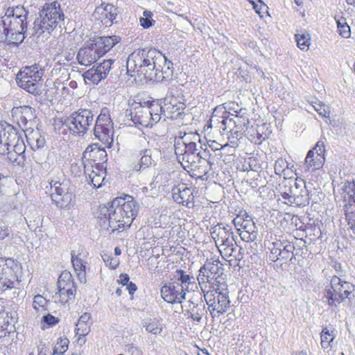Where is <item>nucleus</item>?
Here are the masks:
<instances>
[{
	"instance_id": "obj_1",
	"label": "nucleus",
	"mask_w": 355,
	"mask_h": 355,
	"mask_svg": "<svg viewBox=\"0 0 355 355\" xmlns=\"http://www.w3.org/2000/svg\"><path fill=\"white\" fill-rule=\"evenodd\" d=\"M139 205L132 196L114 200L112 204L99 206L94 212L99 226L103 230H123L129 227L136 217Z\"/></svg>"
},
{
	"instance_id": "obj_2",
	"label": "nucleus",
	"mask_w": 355,
	"mask_h": 355,
	"mask_svg": "<svg viewBox=\"0 0 355 355\" xmlns=\"http://www.w3.org/2000/svg\"><path fill=\"white\" fill-rule=\"evenodd\" d=\"M166 61V58L155 49H139L129 55L127 67L152 80L164 78L162 74L166 73L164 71Z\"/></svg>"
},
{
	"instance_id": "obj_3",
	"label": "nucleus",
	"mask_w": 355,
	"mask_h": 355,
	"mask_svg": "<svg viewBox=\"0 0 355 355\" xmlns=\"http://www.w3.org/2000/svg\"><path fill=\"white\" fill-rule=\"evenodd\" d=\"M212 239L223 259L231 261L234 258L240 261L243 257V249L236 253V244L232 228L230 225L218 223L210 230Z\"/></svg>"
},
{
	"instance_id": "obj_4",
	"label": "nucleus",
	"mask_w": 355,
	"mask_h": 355,
	"mask_svg": "<svg viewBox=\"0 0 355 355\" xmlns=\"http://www.w3.org/2000/svg\"><path fill=\"white\" fill-rule=\"evenodd\" d=\"M121 38L116 35L101 36L91 40L80 49L77 60L81 65L89 66L119 43Z\"/></svg>"
},
{
	"instance_id": "obj_5",
	"label": "nucleus",
	"mask_w": 355,
	"mask_h": 355,
	"mask_svg": "<svg viewBox=\"0 0 355 355\" xmlns=\"http://www.w3.org/2000/svg\"><path fill=\"white\" fill-rule=\"evenodd\" d=\"M196 141H200V136L196 133H179L175 137L174 150L177 158L181 165L184 168L197 167L198 147Z\"/></svg>"
},
{
	"instance_id": "obj_6",
	"label": "nucleus",
	"mask_w": 355,
	"mask_h": 355,
	"mask_svg": "<svg viewBox=\"0 0 355 355\" xmlns=\"http://www.w3.org/2000/svg\"><path fill=\"white\" fill-rule=\"evenodd\" d=\"M63 19L64 13L58 2L46 3L34 21V33L38 37L44 33L50 34Z\"/></svg>"
},
{
	"instance_id": "obj_7",
	"label": "nucleus",
	"mask_w": 355,
	"mask_h": 355,
	"mask_svg": "<svg viewBox=\"0 0 355 355\" xmlns=\"http://www.w3.org/2000/svg\"><path fill=\"white\" fill-rule=\"evenodd\" d=\"M22 266L12 258L0 257V292L15 286L20 281Z\"/></svg>"
},
{
	"instance_id": "obj_8",
	"label": "nucleus",
	"mask_w": 355,
	"mask_h": 355,
	"mask_svg": "<svg viewBox=\"0 0 355 355\" xmlns=\"http://www.w3.org/2000/svg\"><path fill=\"white\" fill-rule=\"evenodd\" d=\"M131 120L135 125L152 127L161 119V107L158 101L147 102L146 105L136 106L130 112Z\"/></svg>"
},
{
	"instance_id": "obj_9",
	"label": "nucleus",
	"mask_w": 355,
	"mask_h": 355,
	"mask_svg": "<svg viewBox=\"0 0 355 355\" xmlns=\"http://www.w3.org/2000/svg\"><path fill=\"white\" fill-rule=\"evenodd\" d=\"M42 71L37 65H33L21 69L16 80L21 88L34 96H40L42 93Z\"/></svg>"
},
{
	"instance_id": "obj_10",
	"label": "nucleus",
	"mask_w": 355,
	"mask_h": 355,
	"mask_svg": "<svg viewBox=\"0 0 355 355\" xmlns=\"http://www.w3.org/2000/svg\"><path fill=\"white\" fill-rule=\"evenodd\" d=\"M202 293L212 318L218 317L228 311L230 306V300L226 285L221 286L220 290L212 288Z\"/></svg>"
},
{
	"instance_id": "obj_11",
	"label": "nucleus",
	"mask_w": 355,
	"mask_h": 355,
	"mask_svg": "<svg viewBox=\"0 0 355 355\" xmlns=\"http://www.w3.org/2000/svg\"><path fill=\"white\" fill-rule=\"evenodd\" d=\"M94 114L89 109H79L64 119L63 125L75 136H84L93 125Z\"/></svg>"
},
{
	"instance_id": "obj_12",
	"label": "nucleus",
	"mask_w": 355,
	"mask_h": 355,
	"mask_svg": "<svg viewBox=\"0 0 355 355\" xmlns=\"http://www.w3.org/2000/svg\"><path fill=\"white\" fill-rule=\"evenodd\" d=\"M27 21L3 15L0 20V33L6 35L9 43L17 44L25 39Z\"/></svg>"
},
{
	"instance_id": "obj_13",
	"label": "nucleus",
	"mask_w": 355,
	"mask_h": 355,
	"mask_svg": "<svg viewBox=\"0 0 355 355\" xmlns=\"http://www.w3.org/2000/svg\"><path fill=\"white\" fill-rule=\"evenodd\" d=\"M94 134L96 139L107 146L113 143L114 128L108 107H104L101 109L96 118Z\"/></svg>"
},
{
	"instance_id": "obj_14",
	"label": "nucleus",
	"mask_w": 355,
	"mask_h": 355,
	"mask_svg": "<svg viewBox=\"0 0 355 355\" xmlns=\"http://www.w3.org/2000/svg\"><path fill=\"white\" fill-rule=\"evenodd\" d=\"M331 289H327L324 293L328 304L330 306H337L349 297V295L354 291V286L347 282H342L338 277H334L330 282Z\"/></svg>"
},
{
	"instance_id": "obj_15",
	"label": "nucleus",
	"mask_w": 355,
	"mask_h": 355,
	"mask_svg": "<svg viewBox=\"0 0 355 355\" xmlns=\"http://www.w3.org/2000/svg\"><path fill=\"white\" fill-rule=\"evenodd\" d=\"M58 290L55 295V299L61 304H65L74 300L76 286L70 272L64 270L60 274L58 279Z\"/></svg>"
},
{
	"instance_id": "obj_16",
	"label": "nucleus",
	"mask_w": 355,
	"mask_h": 355,
	"mask_svg": "<svg viewBox=\"0 0 355 355\" xmlns=\"http://www.w3.org/2000/svg\"><path fill=\"white\" fill-rule=\"evenodd\" d=\"M51 199L56 206L60 209H69L73 207V196L69 191L67 184L55 182L51 184Z\"/></svg>"
},
{
	"instance_id": "obj_17",
	"label": "nucleus",
	"mask_w": 355,
	"mask_h": 355,
	"mask_svg": "<svg viewBox=\"0 0 355 355\" xmlns=\"http://www.w3.org/2000/svg\"><path fill=\"white\" fill-rule=\"evenodd\" d=\"M233 223L243 241L252 242L257 239L258 235L257 227L250 216H248L245 219L236 217L233 220Z\"/></svg>"
},
{
	"instance_id": "obj_18",
	"label": "nucleus",
	"mask_w": 355,
	"mask_h": 355,
	"mask_svg": "<svg viewBox=\"0 0 355 355\" xmlns=\"http://www.w3.org/2000/svg\"><path fill=\"white\" fill-rule=\"evenodd\" d=\"M160 293L162 299L167 303L181 304L185 299L187 291L183 289V286L179 285L178 282H172L162 286Z\"/></svg>"
},
{
	"instance_id": "obj_19",
	"label": "nucleus",
	"mask_w": 355,
	"mask_h": 355,
	"mask_svg": "<svg viewBox=\"0 0 355 355\" xmlns=\"http://www.w3.org/2000/svg\"><path fill=\"white\" fill-rule=\"evenodd\" d=\"M161 107V118L162 116L168 119H176L182 113L184 109V103L178 101L177 97L166 96L164 99L159 101Z\"/></svg>"
},
{
	"instance_id": "obj_20",
	"label": "nucleus",
	"mask_w": 355,
	"mask_h": 355,
	"mask_svg": "<svg viewBox=\"0 0 355 355\" xmlns=\"http://www.w3.org/2000/svg\"><path fill=\"white\" fill-rule=\"evenodd\" d=\"M119 12L120 10L119 8L115 7L112 4L103 2L96 8L94 15L103 25L110 26Z\"/></svg>"
},
{
	"instance_id": "obj_21",
	"label": "nucleus",
	"mask_w": 355,
	"mask_h": 355,
	"mask_svg": "<svg viewBox=\"0 0 355 355\" xmlns=\"http://www.w3.org/2000/svg\"><path fill=\"white\" fill-rule=\"evenodd\" d=\"M216 276V275L209 271H203V268L202 267L200 268L197 279L202 292L210 291L212 288L220 290L221 286L226 285L225 282H223V279L221 277Z\"/></svg>"
},
{
	"instance_id": "obj_22",
	"label": "nucleus",
	"mask_w": 355,
	"mask_h": 355,
	"mask_svg": "<svg viewBox=\"0 0 355 355\" xmlns=\"http://www.w3.org/2000/svg\"><path fill=\"white\" fill-rule=\"evenodd\" d=\"M172 197L175 202L189 208L194 206V196L191 188L184 183L179 184L172 189Z\"/></svg>"
},
{
	"instance_id": "obj_23",
	"label": "nucleus",
	"mask_w": 355,
	"mask_h": 355,
	"mask_svg": "<svg viewBox=\"0 0 355 355\" xmlns=\"http://www.w3.org/2000/svg\"><path fill=\"white\" fill-rule=\"evenodd\" d=\"M141 148L139 150L141 158L137 164L134 166V170L137 171H143L155 165V160L153 159V150L148 148L149 142L145 138L139 140Z\"/></svg>"
},
{
	"instance_id": "obj_24",
	"label": "nucleus",
	"mask_w": 355,
	"mask_h": 355,
	"mask_svg": "<svg viewBox=\"0 0 355 355\" xmlns=\"http://www.w3.org/2000/svg\"><path fill=\"white\" fill-rule=\"evenodd\" d=\"M227 116V111L223 105L216 106L211 114L209 121L208 128H214L216 130L222 132L221 128L223 123V120Z\"/></svg>"
},
{
	"instance_id": "obj_25",
	"label": "nucleus",
	"mask_w": 355,
	"mask_h": 355,
	"mask_svg": "<svg viewBox=\"0 0 355 355\" xmlns=\"http://www.w3.org/2000/svg\"><path fill=\"white\" fill-rule=\"evenodd\" d=\"M324 144L322 141H318L312 148V166L315 170L320 168L324 163Z\"/></svg>"
},
{
	"instance_id": "obj_26",
	"label": "nucleus",
	"mask_w": 355,
	"mask_h": 355,
	"mask_svg": "<svg viewBox=\"0 0 355 355\" xmlns=\"http://www.w3.org/2000/svg\"><path fill=\"white\" fill-rule=\"evenodd\" d=\"M24 217L30 229L36 230L42 225V217L39 214L37 209L34 206H31L28 211L25 213Z\"/></svg>"
},
{
	"instance_id": "obj_27",
	"label": "nucleus",
	"mask_w": 355,
	"mask_h": 355,
	"mask_svg": "<svg viewBox=\"0 0 355 355\" xmlns=\"http://www.w3.org/2000/svg\"><path fill=\"white\" fill-rule=\"evenodd\" d=\"M18 138V132L12 126L0 124V143L11 144Z\"/></svg>"
},
{
	"instance_id": "obj_28",
	"label": "nucleus",
	"mask_w": 355,
	"mask_h": 355,
	"mask_svg": "<svg viewBox=\"0 0 355 355\" xmlns=\"http://www.w3.org/2000/svg\"><path fill=\"white\" fill-rule=\"evenodd\" d=\"M141 324L147 332L154 335L160 334L163 330L161 320L155 318L143 320Z\"/></svg>"
},
{
	"instance_id": "obj_29",
	"label": "nucleus",
	"mask_w": 355,
	"mask_h": 355,
	"mask_svg": "<svg viewBox=\"0 0 355 355\" xmlns=\"http://www.w3.org/2000/svg\"><path fill=\"white\" fill-rule=\"evenodd\" d=\"M183 311H186L189 317L193 320L200 322L202 318V309L199 307L198 304L189 300L185 304L182 305Z\"/></svg>"
},
{
	"instance_id": "obj_30",
	"label": "nucleus",
	"mask_w": 355,
	"mask_h": 355,
	"mask_svg": "<svg viewBox=\"0 0 355 355\" xmlns=\"http://www.w3.org/2000/svg\"><path fill=\"white\" fill-rule=\"evenodd\" d=\"M336 338L335 329L332 327H324L320 334L321 345L324 349H331Z\"/></svg>"
},
{
	"instance_id": "obj_31",
	"label": "nucleus",
	"mask_w": 355,
	"mask_h": 355,
	"mask_svg": "<svg viewBox=\"0 0 355 355\" xmlns=\"http://www.w3.org/2000/svg\"><path fill=\"white\" fill-rule=\"evenodd\" d=\"M71 262L80 281L81 282H85V263L84 261L79 257V255H76L73 252H72Z\"/></svg>"
},
{
	"instance_id": "obj_32",
	"label": "nucleus",
	"mask_w": 355,
	"mask_h": 355,
	"mask_svg": "<svg viewBox=\"0 0 355 355\" xmlns=\"http://www.w3.org/2000/svg\"><path fill=\"white\" fill-rule=\"evenodd\" d=\"M88 175L94 187L99 188L103 184L105 181V171L100 168L98 166H96L90 173H88Z\"/></svg>"
},
{
	"instance_id": "obj_33",
	"label": "nucleus",
	"mask_w": 355,
	"mask_h": 355,
	"mask_svg": "<svg viewBox=\"0 0 355 355\" xmlns=\"http://www.w3.org/2000/svg\"><path fill=\"white\" fill-rule=\"evenodd\" d=\"M202 268H203V271H209L216 275V277H221L223 272V264L218 259H207Z\"/></svg>"
},
{
	"instance_id": "obj_34",
	"label": "nucleus",
	"mask_w": 355,
	"mask_h": 355,
	"mask_svg": "<svg viewBox=\"0 0 355 355\" xmlns=\"http://www.w3.org/2000/svg\"><path fill=\"white\" fill-rule=\"evenodd\" d=\"M175 282H179V285L183 286V289L187 291L190 286H193L194 282V277L187 274L186 272L182 270H176L175 274Z\"/></svg>"
},
{
	"instance_id": "obj_35",
	"label": "nucleus",
	"mask_w": 355,
	"mask_h": 355,
	"mask_svg": "<svg viewBox=\"0 0 355 355\" xmlns=\"http://www.w3.org/2000/svg\"><path fill=\"white\" fill-rule=\"evenodd\" d=\"M234 115V114L227 112V116H226L225 119H223L224 122L221 128L222 132H220L221 135H225V132L228 131L233 134L232 131L234 128H236L241 125V123L242 122L241 121V119H237V121H235L233 118L230 117V116Z\"/></svg>"
},
{
	"instance_id": "obj_36",
	"label": "nucleus",
	"mask_w": 355,
	"mask_h": 355,
	"mask_svg": "<svg viewBox=\"0 0 355 355\" xmlns=\"http://www.w3.org/2000/svg\"><path fill=\"white\" fill-rule=\"evenodd\" d=\"M83 77L85 80H90L94 84H98L101 80L105 78L102 74V71H99L97 67L86 71L83 74Z\"/></svg>"
},
{
	"instance_id": "obj_37",
	"label": "nucleus",
	"mask_w": 355,
	"mask_h": 355,
	"mask_svg": "<svg viewBox=\"0 0 355 355\" xmlns=\"http://www.w3.org/2000/svg\"><path fill=\"white\" fill-rule=\"evenodd\" d=\"M294 245L288 241L282 242L281 254L279 260L287 261L291 260L293 257Z\"/></svg>"
},
{
	"instance_id": "obj_38",
	"label": "nucleus",
	"mask_w": 355,
	"mask_h": 355,
	"mask_svg": "<svg viewBox=\"0 0 355 355\" xmlns=\"http://www.w3.org/2000/svg\"><path fill=\"white\" fill-rule=\"evenodd\" d=\"M300 182H302V184H304V188H306V182H304L303 180H296V182H295V193H294V198H295V202H293V204H295L297 206H304L305 205L306 203H309V198L307 197V195H306L305 196H302V195H298L297 194V190L298 189L299 187H300Z\"/></svg>"
},
{
	"instance_id": "obj_39",
	"label": "nucleus",
	"mask_w": 355,
	"mask_h": 355,
	"mask_svg": "<svg viewBox=\"0 0 355 355\" xmlns=\"http://www.w3.org/2000/svg\"><path fill=\"white\" fill-rule=\"evenodd\" d=\"M27 15L28 11L23 6H16L15 8H8L4 15L26 20Z\"/></svg>"
},
{
	"instance_id": "obj_40",
	"label": "nucleus",
	"mask_w": 355,
	"mask_h": 355,
	"mask_svg": "<svg viewBox=\"0 0 355 355\" xmlns=\"http://www.w3.org/2000/svg\"><path fill=\"white\" fill-rule=\"evenodd\" d=\"M282 246V241H276L270 244L268 246L270 250L269 258L271 261H276L279 259Z\"/></svg>"
},
{
	"instance_id": "obj_41",
	"label": "nucleus",
	"mask_w": 355,
	"mask_h": 355,
	"mask_svg": "<svg viewBox=\"0 0 355 355\" xmlns=\"http://www.w3.org/2000/svg\"><path fill=\"white\" fill-rule=\"evenodd\" d=\"M222 105L225 107L226 111L230 112L231 113H235V117L238 119H243V120H245L244 118H243V114H244L245 110L242 108H239L238 104L235 103L234 102H230V103H225L223 104Z\"/></svg>"
},
{
	"instance_id": "obj_42",
	"label": "nucleus",
	"mask_w": 355,
	"mask_h": 355,
	"mask_svg": "<svg viewBox=\"0 0 355 355\" xmlns=\"http://www.w3.org/2000/svg\"><path fill=\"white\" fill-rule=\"evenodd\" d=\"M295 38L297 46L301 50L308 51L311 45L309 34H295Z\"/></svg>"
},
{
	"instance_id": "obj_43",
	"label": "nucleus",
	"mask_w": 355,
	"mask_h": 355,
	"mask_svg": "<svg viewBox=\"0 0 355 355\" xmlns=\"http://www.w3.org/2000/svg\"><path fill=\"white\" fill-rule=\"evenodd\" d=\"M48 302L41 295H36L33 298V306L37 311H44L47 309Z\"/></svg>"
},
{
	"instance_id": "obj_44",
	"label": "nucleus",
	"mask_w": 355,
	"mask_h": 355,
	"mask_svg": "<svg viewBox=\"0 0 355 355\" xmlns=\"http://www.w3.org/2000/svg\"><path fill=\"white\" fill-rule=\"evenodd\" d=\"M69 343L68 338H59L53 347V352L63 355L68 349Z\"/></svg>"
},
{
	"instance_id": "obj_45",
	"label": "nucleus",
	"mask_w": 355,
	"mask_h": 355,
	"mask_svg": "<svg viewBox=\"0 0 355 355\" xmlns=\"http://www.w3.org/2000/svg\"><path fill=\"white\" fill-rule=\"evenodd\" d=\"M21 118L28 123H32L36 119L35 110L30 106L21 107Z\"/></svg>"
},
{
	"instance_id": "obj_46",
	"label": "nucleus",
	"mask_w": 355,
	"mask_h": 355,
	"mask_svg": "<svg viewBox=\"0 0 355 355\" xmlns=\"http://www.w3.org/2000/svg\"><path fill=\"white\" fill-rule=\"evenodd\" d=\"M6 159L12 164L19 166L24 161L25 156L17 154L14 150H9L6 155Z\"/></svg>"
},
{
	"instance_id": "obj_47",
	"label": "nucleus",
	"mask_w": 355,
	"mask_h": 355,
	"mask_svg": "<svg viewBox=\"0 0 355 355\" xmlns=\"http://www.w3.org/2000/svg\"><path fill=\"white\" fill-rule=\"evenodd\" d=\"M200 149L198 148V151H197L198 158H199V161L198 162V164L202 163L203 162H205L208 164L211 165L212 164V162L210 161V158L211 156L210 151L209 150H207V148L202 149L201 146H200Z\"/></svg>"
},
{
	"instance_id": "obj_48",
	"label": "nucleus",
	"mask_w": 355,
	"mask_h": 355,
	"mask_svg": "<svg viewBox=\"0 0 355 355\" xmlns=\"http://www.w3.org/2000/svg\"><path fill=\"white\" fill-rule=\"evenodd\" d=\"M13 150L19 155H24L26 151V146L23 139L18 134V138L16 141H12Z\"/></svg>"
},
{
	"instance_id": "obj_49",
	"label": "nucleus",
	"mask_w": 355,
	"mask_h": 355,
	"mask_svg": "<svg viewBox=\"0 0 355 355\" xmlns=\"http://www.w3.org/2000/svg\"><path fill=\"white\" fill-rule=\"evenodd\" d=\"M114 59H107L105 60L103 62L100 63L97 68L99 69V71H102V74L103 76L106 78L107 75L110 73V71L112 68V64L114 63Z\"/></svg>"
},
{
	"instance_id": "obj_50",
	"label": "nucleus",
	"mask_w": 355,
	"mask_h": 355,
	"mask_svg": "<svg viewBox=\"0 0 355 355\" xmlns=\"http://www.w3.org/2000/svg\"><path fill=\"white\" fill-rule=\"evenodd\" d=\"M76 336H85L90 331V324L78 322L75 329Z\"/></svg>"
},
{
	"instance_id": "obj_51",
	"label": "nucleus",
	"mask_w": 355,
	"mask_h": 355,
	"mask_svg": "<svg viewBox=\"0 0 355 355\" xmlns=\"http://www.w3.org/2000/svg\"><path fill=\"white\" fill-rule=\"evenodd\" d=\"M102 258L105 265L111 269H115L119 264V259L110 254H104L102 255Z\"/></svg>"
},
{
	"instance_id": "obj_52",
	"label": "nucleus",
	"mask_w": 355,
	"mask_h": 355,
	"mask_svg": "<svg viewBox=\"0 0 355 355\" xmlns=\"http://www.w3.org/2000/svg\"><path fill=\"white\" fill-rule=\"evenodd\" d=\"M25 134L27 142L30 146L34 144V142L36 140V139L41 135V133L38 129L27 130Z\"/></svg>"
},
{
	"instance_id": "obj_53",
	"label": "nucleus",
	"mask_w": 355,
	"mask_h": 355,
	"mask_svg": "<svg viewBox=\"0 0 355 355\" xmlns=\"http://www.w3.org/2000/svg\"><path fill=\"white\" fill-rule=\"evenodd\" d=\"M286 168H288V164L283 159H278L275 163L274 169L277 175H281Z\"/></svg>"
},
{
	"instance_id": "obj_54",
	"label": "nucleus",
	"mask_w": 355,
	"mask_h": 355,
	"mask_svg": "<svg viewBox=\"0 0 355 355\" xmlns=\"http://www.w3.org/2000/svg\"><path fill=\"white\" fill-rule=\"evenodd\" d=\"M338 31L339 34L345 38L350 36V28L345 22H341L340 20L337 21Z\"/></svg>"
},
{
	"instance_id": "obj_55",
	"label": "nucleus",
	"mask_w": 355,
	"mask_h": 355,
	"mask_svg": "<svg viewBox=\"0 0 355 355\" xmlns=\"http://www.w3.org/2000/svg\"><path fill=\"white\" fill-rule=\"evenodd\" d=\"M313 102H312V107L315 109V110L319 114L320 116L322 117H327L329 114L328 107H327L323 104L315 103V105H313Z\"/></svg>"
},
{
	"instance_id": "obj_56",
	"label": "nucleus",
	"mask_w": 355,
	"mask_h": 355,
	"mask_svg": "<svg viewBox=\"0 0 355 355\" xmlns=\"http://www.w3.org/2000/svg\"><path fill=\"white\" fill-rule=\"evenodd\" d=\"M288 190H289L288 192L284 191L282 194V198L286 200L285 203H286L288 205H292L293 203V202H295V198H294L293 196H294L295 189L293 190L291 188H290Z\"/></svg>"
},
{
	"instance_id": "obj_57",
	"label": "nucleus",
	"mask_w": 355,
	"mask_h": 355,
	"mask_svg": "<svg viewBox=\"0 0 355 355\" xmlns=\"http://www.w3.org/2000/svg\"><path fill=\"white\" fill-rule=\"evenodd\" d=\"M45 143H46V141H45L44 137H42L41 135L40 136H39V137H37L36 139V140L34 142V144L31 146V148L33 150H35L42 148L44 146Z\"/></svg>"
},
{
	"instance_id": "obj_58",
	"label": "nucleus",
	"mask_w": 355,
	"mask_h": 355,
	"mask_svg": "<svg viewBox=\"0 0 355 355\" xmlns=\"http://www.w3.org/2000/svg\"><path fill=\"white\" fill-rule=\"evenodd\" d=\"M38 354L37 355H49L50 353V348L44 343L41 341L37 346Z\"/></svg>"
},
{
	"instance_id": "obj_59",
	"label": "nucleus",
	"mask_w": 355,
	"mask_h": 355,
	"mask_svg": "<svg viewBox=\"0 0 355 355\" xmlns=\"http://www.w3.org/2000/svg\"><path fill=\"white\" fill-rule=\"evenodd\" d=\"M43 321L49 325H55L58 323L59 319L51 314H48L43 317Z\"/></svg>"
},
{
	"instance_id": "obj_60",
	"label": "nucleus",
	"mask_w": 355,
	"mask_h": 355,
	"mask_svg": "<svg viewBox=\"0 0 355 355\" xmlns=\"http://www.w3.org/2000/svg\"><path fill=\"white\" fill-rule=\"evenodd\" d=\"M168 219L169 217L166 214H161L159 216V220H162L164 223H162L161 222H155V225L156 227L166 228V223L165 222H166Z\"/></svg>"
},
{
	"instance_id": "obj_61",
	"label": "nucleus",
	"mask_w": 355,
	"mask_h": 355,
	"mask_svg": "<svg viewBox=\"0 0 355 355\" xmlns=\"http://www.w3.org/2000/svg\"><path fill=\"white\" fill-rule=\"evenodd\" d=\"M130 277L128 274H121L119 279H117V282L119 284H121L123 286L128 285L130 282H129Z\"/></svg>"
},
{
	"instance_id": "obj_62",
	"label": "nucleus",
	"mask_w": 355,
	"mask_h": 355,
	"mask_svg": "<svg viewBox=\"0 0 355 355\" xmlns=\"http://www.w3.org/2000/svg\"><path fill=\"white\" fill-rule=\"evenodd\" d=\"M227 144L222 145L218 144V142L215 141H209V146L213 150H218L220 149L223 148L224 147L227 146Z\"/></svg>"
},
{
	"instance_id": "obj_63",
	"label": "nucleus",
	"mask_w": 355,
	"mask_h": 355,
	"mask_svg": "<svg viewBox=\"0 0 355 355\" xmlns=\"http://www.w3.org/2000/svg\"><path fill=\"white\" fill-rule=\"evenodd\" d=\"M140 24L141 26L144 28H148L153 25V23L155 21H152L148 19H146L145 17H141L140 19Z\"/></svg>"
},
{
	"instance_id": "obj_64",
	"label": "nucleus",
	"mask_w": 355,
	"mask_h": 355,
	"mask_svg": "<svg viewBox=\"0 0 355 355\" xmlns=\"http://www.w3.org/2000/svg\"><path fill=\"white\" fill-rule=\"evenodd\" d=\"M11 144H1L0 143V155L6 156L7 153L10 150L9 146Z\"/></svg>"
}]
</instances>
